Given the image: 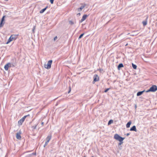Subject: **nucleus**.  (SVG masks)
Returning a JSON list of instances; mask_svg holds the SVG:
<instances>
[{
    "label": "nucleus",
    "mask_w": 157,
    "mask_h": 157,
    "mask_svg": "<svg viewBox=\"0 0 157 157\" xmlns=\"http://www.w3.org/2000/svg\"><path fill=\"white\" fill-rule=\"evenodd\" d=\"M5 17H6V16H3L2 17L1 21H2L4 22L5 18Z\"/></svg>",
    "instance_id": "4be33fe9"
},
{
    "label": "nucleus",
    "mask_w": 157,
    "mask_h": 157,
    "mask_svg": "<svg viewBox=\"0 0 157 157\" xmlns=\"http://www.w3.org/2000/svg\"><path fill=\"white\" fill-rule=\"evenodd\" d=\"M157 90V86L155 85H152L150 89L146 91L147 93L149 92H155Z\"/></svg>",
    "instance_id": "f03ea898"
},
{
    "label": "nucleus",
    "mask_w": 157,
    "mask_h": 157,
    "mask_svg": "<svg viewBox=\"0 0 157 157\" xmlns=\"http://www.w3.org/2000/svg\"><path fill=\"white\" fill-rule=\"evenodd\" d=\"M51 138H52L51 135H48V136L47 137V138H46V142L48 143L49 142V141L51 139Z\"/></svg>",
    "instance_id": "9b49d317"
},
{
    "label": "nucleus",
    "mask_w": 157,
    "mask_h": 157,
    "mask_svg": "<svg viewBox=\"0 0 157 157\" xmlns=\"http://www.w3.org/2000/svg\"><path fill=\"white\" fill-rule=\"evenodd\" d=\"M36 126H33L32 127V128H34V129H36Z\"/></svg>",
    "instance_id": "473e14b6"
},
{
    "label": "nucleus",
    "mask_w": 157,
    "mask_h": 157,
    "mask_svg": "<svg viewBox=\"0 0 157 157\" xmlns=\"http://www.w3.org/2000/svg\"><path fill=\"white\" fill-rule=\"evenodd\" d=\"M145 90H144L142 91H140L138 92L137 93V96H140L144 93V92H145Z\"/></svg>",
    "instance_id": "4468645a"
},
{
    "label": "nucleus",
    "mask_w": 157,
    "mask_h": 157,
    "mask_svg": "<svg viewBox=\"0 0 157 157\" xmlns=\"http://www.w3.org/2000/svg\"><path fill=\"white\" fill-rule=\"evenodd\" d=\"M29 116V114H28V115L24 116L22 118H21L20 120L18 122V123L20 125H21L23 123V122L24 121L26 118L28 117Z\"/></svg>",
    "instance_id": "39448f33"
},
{
    "label": "nucleus",
    "mask_w": 157,
    "mask_h": 157,
    "mask_svg": "<svg viewBox=\"0 0 157 157\" xmlns=\"http://www.w3.org/2000/svg\"><path fill=\"white\" fill-rule=\"evenodd\" d=\"M131 131H134L135 132L137 131V129L135 126L134 125L132 127H131L130 130Z\"/></svg>",
    "instance_id": "f8f14e48"
},
{
    "label": "nucleus",
    "mask_w": 157,
    "mask_h": 157,
    "mask_svg": "<svg viewBox=\"0 0 157 157\" xmlns=\"http://www.w3.org/2000/svg\"><path fill=\"white\" fill-rule=\"evenodd\" d=\"M6 1H8L9 0H5Z\"/></svg>",
    "instance_id": "58836bf2"
},
{
    "label": "nucleus",
    "mask_w": 157,
    "mask_h": 157,
    "mask_svg": "<svg viewBox=\"0 0 157 157\" xmlns=\"http://www.w3.org/2000/svg\"><path fill=\"white\" fill-rule=\"evenodd\" d=\"M114 138L115 139L118 140L119 142L123 141L125 138L120 136L118 134H115Z\"/></svg>",
    "instance_id": "f257e3e1"
},
{
    "label": "nucleus",
    "mask_w": 157,
    "mask_h": 157,
    "mask_svg": "<svg viewBox=\"0 0 157 157\" xmlns=\"http://www.w3.org/2000/svg\"><path fill=\"white\" fill-rule=\"evenodd\" d=\"M124 67V65L122 63H120L117 66L118 70H120V68Z\"/></svg>",
    "instance_id": "2eb2a0df"
},
{
    "label": "nucleus",
    "mask_w": 157,
    "mask_h": 157,
    "mask_svg": "<svg viewBox=\"0 0 157 157\" xmlns=\"http://www.w3.org/2000/svg\"><path fill=\"white\" fill-rule=\"evenodd\" d=\"M20 133H16V137L18 140H20L21 138Z\"/></svg>",
    "instance_id": "ddd939ff"
},
{
    "label": "nucleus",
    "mask_w": 157,
    "mask_h": 157,
    "mask_svg": "<svg viewBox=\"0 0 157 157\" xmlns=\"http://www.w3.org/2000/svg\"><path fill=\"white\" fill-rule=\"evenodd\" d=\"M12 63L13 66H15L17 65V62L15 58L13 59L12 60Z\"/></svg>",
    "instance_id": "0eeeda50"
},
{
    "label": "nucleus",
    "mask_w": 157,
    "mask_h": 157,
    "mask_svg": "<svg viewBox=\"0 0 157 157\" xmlns=\"http://www.w3.org/2000/svg\"><path fill=\"white\" fill-rule=\"evenodd\" d=\"M135 108H136V105H135Z\"/></svg>",
    "instance_id": "ea45409f"
},
{
    "label": "nucleus",
    "mask_w": 157,
    "mask_h": 157,
    "mask_svg": "<svg viewBox=\"0 0 157 157\" xmlns=\"http://www.w3.org/2000/svg\"><path fill=\"white\" fill-rule=\"evenodd\" d=\"M48 143L46 142H45V144L44 145V147H45L48 144Z\"/></svg>",
    "instance_id": "cd10ccee"
},
{
    "label": "nucleus",
    "mask_w": 157,
    "mask_h": 157,
    "mask_svg": "<svg viewBox=\"0 0 157 157\" xmlns=\"http://www.w3.org/2000/svg\"><path fill=\"white\" fill-rule=\"evenodd\" d=\"M10 63H8L6 64L4 66V69L6 71L8 70L9 67H10Z\"/></svg>",
    "instance_id": "1a4fd4ad"
},
{
    "label": "nucleus",
    "mask_w": 157,
    "mask_h": 157,
    "mask_svg": "<svg viewBox=\"0 0 157 157\" xmlns=\"http://www.w3.org/2000/svg\"><path fill=\"white\" fill-rule=\"evenodd\" d=\"M131 124H132V122L130 121L128 122L126 125V128H129Z\"/></svg>",
    "instance_id": "f3484780"
},
{
    "label": "nucleus",
    "mask_w": 157,
    "mask_h": 157,
    "mask_svg": "<svg viewBox=\"0 0 157 157\" xmlns=\"http://www.w3.org/2000/svg\"><path fill=\"white\" fill-rule=\"evenodd\" d=\"M81 15V14L80 13H78L77 14V16H79Z\"/></svg>",
    "instance_id": "72a5a7b5"
},
{
    "label": "nucleus",
    "mask_w": 157,
    "mask_h": 157,
    "mask_svg": "<svg viewBox=\"0 0 157 157\" xmlns=\"http://www.w3.org/2000/svg\"><path fill=\"white\" fill-rule=\"evenodd\" d=\"M147 18L146 19V20L145 21H144L142 22L143 25L144 26H145L147 24Z\"/></svg>",
    "instance_id": "a211bd4d"
},
{
    "label": "nucleus",
    "mask_w": 157,
    "mask_h": 157,
    "mask_svg": "<svg viewBox=\"0 0 157 157\" xmlns=\"http://www.w3.org/2000/svg\"><path fill=\"white\" fill-rule=\"evenodd\" d=\"M132 67L134 69H136L137 67V66L136 65L134 64L133 63H132Z\"/></svg>",
    "instance_id": "aec40b11"
},
{
    "label": "nucleus",
    "mask_w": 157,
    "mask_h": 157,
    "mask_svg": "<svg viewBox=\"0 0 157 157\" xmlns=\"http://www.w3.org/2000/svg\"><path fill=\"white\" fill-rule=\"evenodd\" d=\"M123 143V141H122L121 142H120L118 144V146L119 147Z\"/></svg>",
    "instance_id": "bb28decb"
},
{
    "label": "nucleus",
    "mask_w": 157,
    "mask_h": 157,
    "mask_svg": "<svg viewBox=\"0 0 157 157\" xmlns=\"http://www.w3.org/2000/svg\"><path fill=\"white\" fill-rule=\"evenodd\" d=\"M69 24H71V25H72L74 24V22L72 21H69Z\"/></svg>",
    "instance_id": "b1692460"
},
{
    "label": "nucleus",
    "mask_w": 157,
    "mask_h": 157,
    "mask_svg": "<svg viewBox=\"0 0 157 157\" xmlns=\"http://www.w3.org/2000/svg\"><path fill=\"white\" fill-rule=\"evenodd\" d=\"M84 33H82V34H81L80 35L79 37H78V39L79 40L84 35Z\"/></svg>",
    "instance_id": "5701e85b"
},
{
    "label": "nucleus",
    "mask_w": 157,
    "mask_h": 157,
    "mask_svg": "<svg viewBox=\"0 0 157 157\" xmlns=\"http://www.w3.org/2000/svg\"><path fill=\"white\" fill-rule=\"evenodd\" d=\"M84 157H86V156H84Z\"/></svg>",
    "instance_id": "a19ab883"
},
{
    "label": "nucleus",
    "mask_w": 157,
    "mask_h": 157,
    "mask_svg": "<svg viewBox=\"0 0 157 157\" xmlns=\"http://www.w3.org/2000/svg\"><path fill=\"white\" fill-rule=\"evenodd\" d=\"M36 155V152H33V153H32V154H30L29 155L30 156H31L33 155Z\"/></svg>",
    "instance_id": "393cba45"
},
{
    "label": "nucleus",
    "mask_w": 157,
    "mask_h": 157,
    "mask_svg": "<svg viewBox=\"0 0 157 157\" xmlns=\"http://www.w3.org/2000/svg\"><path fill=\"white\" fill-rule=\"evenodd\" d=\"M110 89V88H108L105 89L104 90V92L106 93Z\"/></svg>",
    "instance_id": "a878e982"
},
{
    "label": "nucleus",
    "mask_w": 157,
    "mask_h": 157,
    "mask_svg": "<svg viewBox=\"0 0 157 157\" xmlns=\"http://www.w3.org/2000/svg\"><path fill=\"white\" fill-rule=\"evenodd\" d=\"M121 147H119V149H121Z\"/></svg>",
    "instance_id": "e433bc0d"
},
{
    "label": "nucleus",
    "mask_w": 157,
    "mask_h": 157,
    "mask_svg": "<svg viewBox=\"0 0 157 157\" xmlns=\"http://www.w3.org/2000/svg\"><path fill=\"white\" fill-rule=\"evenodd\" d=\"M99 80V77L98 75H95L94 76V80L93 82V83H94L98 81Z\"/></svg>",
    "instance_id": "423d86ee"
},
{
    "label": "nucleus",
    "mask_w": 157,
    "mask_h": 157,
    "mask_svg": "<svg viewBox=\"0 0 157 157\" xmlns=\"http://www.w3.org/2000/svg\"><path fill=\"white\" fill-rule=\"evenodd\" d=\"M44 122H41V125L43 126L44 125Z\"/></svg>",
    "instance_id": "c9c22d12"
},
{
    "label": "nucleus",
    "mask_w": 157,
    "mask_h": 157,
    "mask_svg": "<svg viewBox=\"0 0 157 157\" xmlns=\"http://www.w3.org/2000/svg\"><path fill=\"white\" fill-rule=\"evenodd\" d=\"M54 0H50V2L51 4H53V3Z\"/></svg>",
    "instance_id": "c756f323"
},
{
    "label": "nucleus",
    "mask_w": 157,
    "mask_h": 157,
    "mask_svg": "<svg viewBox=\"0 0 157 157\" xmlns=\"http://www.w3.org/2000/svg\"><path fill=\"white\" fill-rule=\"evenodd\" d=\"M5 23V22L0 21V28H2L3 26L4 25Z\"/></svg>",
    "instance_id": "6ab92c4d"
},
{
    "label": "nucleus",
    "mask_w": 157,
    "mask_h": 157,
    "mask_svg": "<svg viewBox=\"0 0 157 157\" xmlns=\"http://www.w3.org/2000/svg\"><path fill=\"white\" fill-rule=\"evenodd\" d=\"M130 133V132L129 133H128L125 134V135H126L127 136H128L129 135Z\"/></svg>",
    "instance_id": "f704fd0d"
},
{
    "label": "nucleus",
    "mask_w": 157,
    "mask_h": 157,
    "mask_svg": "<svg viewBox=\"0 0 157 157\" xmlns=\"http://www.w3.org/2000/svg\"><path fill=\"white\" fill-rule=\"evenodd\" d=\"M52 62V60H50L48 61L47 64H44V67L48 69H49L51 68V64Z\"/></svg>",
    "instance_id": "20e7f679"
},
{
    "label": "nucleus",
    "mask_w": 157,
    "mask_h": 157,
    "mask_svg": "<svg viewBox=\"0 0 157 157\" xmlns=\"http://www.w3.org/2000/svg\"><path fill=\"white\" fill-rule=\"evenodd\" d=\"M128 45V44H126V45H125V46H127Z\"/></svg>",
    "instance_id": "4c0bfd02"
},
{
    "label": "nucleus",
    "mask_w": 157,
    "mask_h": 157,
    "mask_svg": "<svg viewBox=\"0 0 157 157\" xmlns=\"http://www.w3.org/2000/svg\"><path fill=\"white\" fill-rule=\"evenodd\" d=\"M82 5L84 4L80 8H78V11H81L82 9H83L86 6V4H81Z\"/></svg>",
    "instance_id": "9d476101"
},
{
    "label": "nucleus",
    "mask_w": 157,
    "mask_h": 157,
    "mask_svg": "<svg viewBox=\"0 0 157 157\" xmlns=\"http://www.w3.org/2000/svg\"><path fill=\"white\" fill-rule=\"evenodd\" d=\"M57 39V36H56L54 38V41H55Z\"/></svg>",
    "instance_id": "7c9ffc66"
},
{
    "label": "nucleus",
    "mask_w": 157,
    "mask_h": 157,
    "mask_svg": "<svg viewBox=\"0 0 157 157\" xmlns=\"http://www.w3.org/2000/svg\"><path fill=\"white\" fill-rule=\"evenodd\" d=\"M71 91V87H69V91L68 92V93H70V92Z\"/></svg>",
    "instance_id": "2f4dec72"
},
{
    "label": "nucleus",
    "mask_w": 157,
    "mask_h": 157,
    "mask_svg": "<svg viewBox=\"0 0 157 157\" xmlns=\"http://www.w3.org/2000/svg\"><path fill=\"white\" fill-rule=\"evenodd\" d=\"M35 28H36V26H33V30H32L33 32V33H34V29H35Z\"/></svg>",
    "instance_id": "c85d7f7f"
},
{
    "label": "nucleus",
    "mask_w": 157,
    "mask_h": 157,
    "mask_svg": "<svg viewBox=\"0 0 157 157\" xmlns=\"http://www.w3.org/2000/svg\"><path fill=\"white\" fill-rule=\"evenodd\" d=\"M48 6H47L45 8L41 10L40 11V13H43L44 12V11L46 10V9L48 8Z\"/></svg>",
    "instance_id": "dca6fc26"
},
{
    "label": "nucleus",
    "mask_w": 157,
    "mask_h": 157,
    "mask_svg": "<svg viewBox=\"0 0 157 157\" xmlns=\"http://www.w3.org/2000/svg\"><path fill=\"white\" fill-rule=\"evenodd\" d=\"M88 15H87L86 14H84L83 15V16L82 17V18L81 20L79 21V23H82V21H84L87 18V17H88Z\"/></svg>",
    "instance_id": "6e6552de"
},
{
    "label": "nucleus",
    "mask_w": 157,
    "mask_h": 157,
    "mask_svg": "<svg viewBox=\"0 0 157 157\" xmlns=\"http://www.w3.org/2000/svg\"><path fill=\"white\" fill-rule=\"evenodd\" d=\"M17 38V36L14 35H12L9 39H8L7 42L6 44H9L11 41H13V40H15Z\"/></svg>",
    "instance_id": "7ed1b4c3"
},
{
    "label": "nucleus",
    "mask_w": 157,
    "mask_h": 157,
    "mask_svg": "<svg viewBox=\"0 0 157 157\" xmlns=\"http://www.w3.org/2000/svg\"><path fill=\"white\" fill-rule=\"evenodd\" d=\"M113 120H110L109 121L108 124V125H109L110 124H111L113 123Z\"/></svg>",
    "instance_id": "412c9836"
}]
</instances>
